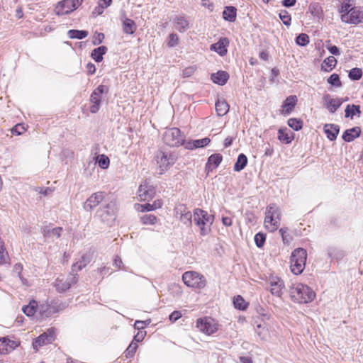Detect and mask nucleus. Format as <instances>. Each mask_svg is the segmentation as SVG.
<instances>
[{
  "mask_svg": "<svg viewBox=\"0 0 363 363\" xmlns=\"http://www.w3.org/2000/svg\"><path fill=\"white\" fill-rule=\"evenodd\" d=\"M223 160V156L220 153H215L210 155L205 166V171L209 172L217 168Z\"/></svg>",
  "mask_w": 363,
  "mask_h": 363,
  "instance_id": "412c9836",
  "label": "nucleus"
},
{
  "mask_svg": "<svg viewBox=\"0 0 363 363\" xmlns=\"http://www.w3.org/2000/svg\"><path fill=\"white\" fill-rule=\"evenodd\" d=\"M271 294L274 296L281 298L282 296V291L285 287L284 282L279 277H272L269 279Z\"/></svg>",
  "mask_w": 363,
  "mask_h": 363,
  "instance_id": "2eb2a0df",
  "label": "nucleus"
},
{
  "mask_svg": "<svg viewBox=\"0 0 363 363\" xmlns=\"http://www.w3.org/2000/svg\"><path fill=\"white\" fill-rule=\"evenodd\" d=\"M216 111L217 112L218 116H223L228 113L229 111L230 106L227 101L225 99H218L216 101Z\"/></svg>",
  "mask_w": 363,
  "mask_h": 363,
  "instance_id": "7c9ffc66",
  "label": "nucleus"
},
{
  "mask_svg": "<svg viewBox=\"0 0 363 363\" xmlns=\"http://www.w3.org/2000/svg\"><path fill=\"white\" fill-rule=\"evenodd\" d=\"M341 21L348 24L357 25L363 23V9L352 6L350 1L341 4L339 9Z\"/></svg>",
  "mask_w": 363,
  "mask_h": 363,
  "instance_id": "f03ea898",
  "label": "nucleus"
},
{
  "mask_svg": "<svg viewBox=\"0 0 363 363\" xmlns=\"http://www.w3.org/2000/svg\"><path fill=\"white\" fill-rule=\"evenodd\" d=\"M279 233L281 236L282 240L284 243H289L291 240V237L288 234V228H281L279 229Z\"/></svg>",
  "mask_w": 363,
  "mask_h": 363,
  "instance_id": "bf43d9fd",
  "label": "nucleus"
},
{
  "mask_svg": "<svg viewBox=\"0 0 363 363\" xmlns=\"http://www.w3.org/2000/svg\"><path fill=\"white\" fill-rule=\"evenodd\" d=\"M307 252L303 248L295 249L291 255V270L294 274H300L303 272L306 262Z\"/></svg>",
  "mask_w": 363,
  "mask_h": 363,
  "instance_id": "39448f33",
  "label": "nucleus"
},
{
  "mask_svg": "<svg viewBox=\"0 0 363 363\" xmlns=\"http://www.w3.org/2000/svg\"><path fill=\"white\" fill-rule=\"evenodd\" d=\"M309 11L314 16H320L323 14V9L319 2L312 1L309 6Z\"/></svg>",
  "mask_w": 363,
  "mask_h": 363,
  "instance_id": "c03bdc74",
  "label": "nucleus"
},
{
  "mask_svg": "<svg viewBox=\"0 0 363 363\" xmlns=\"http://www.w3.org/2000/svg\"><path fill=\"white\" fill-rule=\"evenodd\" d=\"M38 311L42 319H45L48 318L52 315L49 303H42L40 306L38 305Z\"/></svg>",
  "mask_w": 363,
  "mask_h": 363,
  "instance_id": "58836bf2",
  "label": "nucleus"
},
{
  "mask_svg": "<svg viewBox=\"0 0 363 363\" xmlns=\"http://www.w3.org/2000/svg\"><path fill=\"white\" fill-rule=\"evenodd\" d=\"M160 174H162L172 167L177 160L175 152L159 150L155 156Z\"/></svg>",
  "mask_w": 363,
  "mask_h": 363,
  "instance_id": "20e7f679",
  "label": "nucleus"
},
{
  "mask_svg": "<svg viewBox=\"0 0 363 363\" xmlns=\"http://www.w3.org/2000/svg\"><path fill=\"white\" fill-rule=\"evenodd\" d=\"M123 30L128 35H133L137 30V25L135 21L130 18H125L123 20Z\"/></svg>",
  "mask_w": 363,
  "mask_h": 363,
  "instance_id": "bb28decb",
  "label": "nucleus"
},
{
  "mask_svg": "<svg viewBox=\"0 0 363 363\" xmlns=\"http://www.w3.org/2000/svg\"><path fill=\"white\" fill-rule=\"evenodd\" d=\"M138 348V344L133 341L128 345V348L125 351V356L127 358H131L134 356L136 350Z\"/></svg>",
  "mask_w": 363,
  "mask_h": 363,
  "instance_id": "5fc2aeb1",
  "label": "nucleus"
},
{
  "mask_svg": "<svg viewBox=\"0 0 363 363\" xmlns=\"http://www.w3.org/2000/svg\"><path fill=\"white\" fill-rule=\"evenodd\" d=\"M97 163L99 167L106 169L109 167L110 160L106 155L102 154L99 155Z\"/></svg>",
  "mask_w": 363,
  "mask_h": 363,
  "instance_id": "3c124183",
  "label": "nucleus"
},
{
  "mask_svg": "<svg viewBox=\"0 0 363 363\" xmlns=\"http://www.w3.org/2000/svg\"><path fill=\"white\" fill-rule=\"evenodd\" d=\"M68 36L71 39H79L82 40L86 38L89 35V32L85 30H69L67 33Z\"/></svg>",
  "mask_w": 363,
  "mask_h": 363,
  "instance_id": "4c0bfd02",
  "label": "nucleus"
},
{
  "mask_svg": "<svg viewBox=\"0 0 363 363\" xmlns=\"http://www.w3.org/2000/svg\"><path fill=\"white\" fill-rule=\"evenodd\" d=\"M229 40L224 37L211 45V50L215 51L220 56H224L228 52L227 47L229 45Z\"/></svg>",
  "mask_w": 363,
  "mask_h": 363,
  "instance_id": "6ab92c4d",
  "label": "nucleus"
},
{
  "mask_svg": "<svg viewBox=\"0 0 363 363\" xmlns=\"http://www.w3.org/2000/svg\"><path fill=\"white\" fill-rule=\"evenodd\" d=\"M182 280L188 287L202 289L206 286V280L202 274L194 272H186L182 275Z\"/></svg>",
  "mask_w": 363,
  "mask_h": 363,
  "instance_id": "0eeeda50",
  "label": "nucleus"
},
{
  "mask_svg": "<svg viewBox=\"0 0 363 363\" xmlns=\"http://www.w3.org/2000/svg\"><path fill=\"white\" fill-rule=\"evenodd\" d=\"M288 125L294 130L295 131H298L303 128V121L300 118H291L288 120Z\"/></svg>",
  "mask_w": 363,
  "mask_h": 363,
  "instance_id": "37998d69",
  "label": "nucleus"
},
{
  "mask_svg": "<svg viewBox=\"0 0 363 363\" xmlns=\"http://www.w3.org/2000/svg\"><path fill=\"white\" fill-rule=\"evenodd\" d=\"M337 60L333 56L326 57L321 64V70L325 72H331L337 65Z\"/></svg>",
  "mask_w": 363,
  "mask_h": 363,
  "instance_id": "2f4dec72",
  "label": "nucleus"
},
{
  "mask_svg": "<svg viewBox=\"0 0 363 363\" xmlns=\"http://www.w3.org/2000/svg\"><path fill=\"white\" fill-rule=\"evenodd\" d=\"M266 240V235L263 233H257L255 235V242L257 247L261 248L264 246Z\"/></svg>",
  "mask_w": 363,
  "mask_h": 363,
  "instance_id": "864d4df0",
  "label": "nucleus"
},
{
  "mask_svg": "<svg viewBox=\"0 0 363 363\" xmlns=\"http://www.w3.org/2000/svg\"><path fill=\"white\" fill-rule=\"evenodd\" d=\"M265 215H268L278 220H281V211L275 203H270L267 206Z\"/></svg>",
  "mask_w": 363,
  "mask_h": 363,
  "instance_id": "c9c22d12",
  "label": "nucleus"
},
{
  "mask_svg": "<svg viewBox=\"0 0 363 363\" xmlns=\"http://www.w3.org/2000/svg\"><path fill=\"white\" fill-rule=\"evenodd\" d=\"M247 157L245 154H239L233 167L234 171L238 172L244 169L247 164Z\"/></svg>",
  "mask_w": 363,
  "mask_h": 363,
  "instance_id": "72a5a7b5",
  "label": "nucleus"
},
{
  "mask_svg": "<svg viewBox=\"0 0 363 363\" xmlns=\"http://www.w3.org/2000/svg\"><path fill=\"white\" fill-rule=\"evenodd\" d=\"M145 335H146V331L140 330H138L137 334L135 335H134L133 341L138 344V342H140L143 340Z\"/></svg>",
  "mask_w": 363,
  "mask_h": 363,
  "instance_id": "69168bd1",
  "label": "nucleus"
},
{
  "mask_svg": "<svg viewBox=\"0 0 363 363\" xmlns=\"http://www.w3.org/2000/svg\"><path fill=\"white\" fill-rule=\"evenodd\" d=\"M175 28L182 33L186 31L189 28V21L184 16H176L174 18Z\"/></svg>",
  "mask_w": 363,
  "mask_h": 363,
  "instance_id": "393cba45",
  "label": "nucleus"
},
{
  "mask_svg": "<svg viewBox=\"0 0 363 363\" xmlns=\"http://www.w3.org/2000/svg\"><path fill=\"white\" fill-rule=\"evenodd\" d=\"M326 49L330 52V53L336 56L340 55L341 53L338 47H337L336 45H331L330 43V40L326 41Z\"/></svg>",
  "mask_w": 363,
  "mask_h": 363,
  "instance_id": "13d9d810",
  "label": "nucleus"
},
{
  "mask_svg": "<svg viewBox=\"0 0 363 363\" xmlns=\"http://www.w3.org/2000/svg\"><path fill=\"white\" fill-rule=\"evenodd\" d=\"M11 342V340L6 337H0V351L1 352H3L4 350H7L6 347L9 345Z\"/></svg>",
  "mask_w": 363,
  "mask_h": 363,
  "instance_id": "338daca9",
  "label": "nucleus"
},
{
  "mask_svg": "<svg viewBox=\"0 0 363 363\" xmlns=\"http://www.w3.org/2000/svg\"><path fill=\"white\" fill-rule=\"evenodd\" d=\"M323 101L324 103V106L328 110V111L330 113H335L337 111V109L341 106V105L344 103L343 98L336 97L333 99L329 94H325L323 96Z\"/></svg>",
  "mask_w": 363,
  "mask_h": 363,
  "instance_id": "f8f14e48",
  "label": "nucleus"
},
{
  "mask_svg": "<svg viewBox=\"0 0 363 363\" xmlns=\"http://www.w3.org/2000/svg\"><path fill=\"white\" fill-rule=\"evenodd\" d=\"M22 311L28 317L35 315L38 311V303L35 300H32L28 305L23 306Z\"/></svg>",
  "mask_w": 363,
  "mask_h": 363,
  "instance_id": "f704fd0d",
  "label": "nucleus"
},
{
  "mask_svg": "<svg viewBox=\"0 0 363 363\" xmlns=\"http://www.w3.org/2000/svg\"><path fill=\"white\" fill-rule=\"evenodd\" d=\"M157 220V217L152 214H145L140 218V220L144 225H153Z\"/></svg>",
  "mask_w": 363,
  "mask_h": 363,
  "instance_id": "603ef678",
  "label": "nucleus"
},
{
  "mask_svg": "<svg viewBox=\"0 0 363 363\" xmlns=\"http://www.w3.org/2000/svg\"><path fill=\"white\" fill-rule=\"evenodd\" d=\"M104 199V192L98 191L92 194L84 203L83 208L86 211H91Z\"/></svg>",
  "mask_w": 363,
  "mask_h": 363,
  "instance_id": "ddd939ff",
  "label": "nucleus"
},
{
  "mask_svg": "<svg viewBox=\"0 0 363 363\" xmlns=\"http://www.w3.org/2000/svg\"><path fill=\"white\" fill-rule=\"evenodd\" d=\"M164 143L170 147L184 146L185 143L184 136L182 135L181 130L177 128L167 129L162 137Z\"/></svg>",
  "mask_w": 363,
  "mask_h": 363,
  "instance_id": "423d86ee",
  "label": "nucleus"
},
{
  "mask_svg": "<svg viewBox=\"0 0 363 363\" xmlns=\"http://www.w3.org/2000/svg\"><path fill=\"white\" fill-rule=\"evenodd\" d=\"M211 143V139L209 138H203L201 139L196 140H189L187 141L185 140L184 147L185 149L194 150L197 148H203L209 145Z\"/></svg>",
  "mask_w": 363,
  "mask_h": 363,
  "instance_id": "dca6fc26",
  "label": "nucleus"
},
{
  "mask_svg": "<svg viewBox=\"0 0 363 363\" xmlns=\"http://www.w3.org/2000/svg\"><path fill=\"white\" fill-rule=\"evenodd\" d=\"M361 128L355 126L350 129L345 130L342 135V138L344 141L350 143L359 138L361 135Z\"/></svg>",
  "mask_w": 363,
  "mask_h": 363,
  "instance_id": "5701e85b",
  "label": "nucleus"
},
{
  "mask_svg": "<svg viewBox=\"0 0 363 363\" xmlns=\"http://www.w3.org/2000/svg\"><path fill=\"white\" fill-rule=\"evenodd\" d=\"M104 38H105V35L104 33H96L94 36V40H93L92 43L94 45H100L104 41Z\"/></svg>",
  "mask_w": 363,
  "mask_h": 363,
  "instance_id": "e2e57ef3",
  "label": "nucleus"
},
{
  "mask_svg": "<svg viewBox=\"0 0 363 363\" xmlns=\"http://www.w3.org/2000/svg\"><path fill=\"white\" fill-rule=\"evenodd\" d=\"M179 41V38L176 33H171L168 37V43L167 45L170 48H173L177 45Z\"/></svg>",
  "mask_w": 363,
  "mask_h": 363,
  "instance_id": "052dcab7",
  "label": "nucleus"
},
{
  "mask_svg": "<svg viewBox=\"0 0 363 363\" xmlns=\"http://www.w3.org/2000/svg\"><path fill=\"white\" fill-rule=\"evenodd\" d=\"M182 317V313L179 311H174L169 315V319L172 323H174Z\"/></svg>",
  "mask_w": 363,
  "mask_h": 363,
  "instance_id": "774afa93",
  "label": "nucleus"
},
{
  "mask_svg": "<svg viewBox=\"0 0 363 363\" xmlns=\"http://www.w3.org/2000/svg\"><path fill=\"white\" fill-rule=\"evenodd\" d=\"M233 305L236 309L245 311L247 308L249 303L240 295H237L233 298Z\"/></svg>",
  "mask_w": 363,
  "mask_h": 363,
  "instance_id": "ea45409f",
  "label": "nucleus"
},
{
  "mask_svg": "<svg viewBox=\"0 0 363 363\" xmlns=\"http://www.w3.org/2000/svg\"><path fill=\"white\" fill-rule=\"evenodd\" d=\"M108 91L109 89L106 85L100 84L92 91L89 98L91 104L89 111L91 113H96L99 111L101 106L102 95L108 94Z\"/></svg>",
  "mask_w": 363,
  "mask_h": 363,
  "instance_id": "6e6552de",
  "label": "nucleus"
},
{
  "mask_svg": "<svg viewBox=\"0 0 363 363\" xmlns=\"http://www.w3.org/2000/svg\"><path fill=\"white\" fill-rule=\"evenodd\" d=\"M278 139L284 144H290L294 139V133L289 134L286 128H280L278 130Z\"/></svg>",
  "mask_w": 363,
  "mask_h": 363,
  "instance_id": "473e14b6",
  "label": "nucleus"
},
{
  "mask_svg": "<svg viewBox=\"0 0 363 363\" xmlns=\"http://www.w3.org/2000/svg\"><path fill=\"white\" fill-rule=\"evenodd\" d=\"M97 215L103 221L113 220L115 218V203L111 202L106 206L101 207L97 211Z\"/></svg>",
  "mask_w": 363,
  "mask_h": 363,
  "instance_id": "4468645a",
  "label": "nucleus"
},
{
  "mask_svg": "<svg viewBox=\"0 0 363 363\" xmlns=\"http://www.w3.org/2000/svg\"><path fill=\"white\" fill-rule=\"evenodd\" d=\"M180 214L179 220L186 226L189 227L192 224V216L191 213L187 210L185 205H181L177 208V214Z\"/></svg>",
  "mask_w": 363,
  "mask_h": 363,
  "instance_id": "aec40b11",
  "label": "nucleus"
},
{
  "mask_svg": "<svg viewBox=\"0 0 363 363\" xmlns=\"http://www.w3.org/2000/svg\"><path fill=\"white\" fill-rule=\"evenodd\" d=\"M108 48L104 45H101L96 48H94L91 52V57L96 62H101L103 61V56L107 52Z\"/></svg>",
  "mask_w": 363,
  "mask_h": 363,
  "instance_id": "c756f323",
  "label": "nucleus"
},
{
  "mask_svg": "<svg viewBox=\"0 0 363 363\" xmlns=\"http://www.w3.org/2000/svg\"><path fill=\"white\" fill-rule=\"evenodd\" d=\"M362 77V70L360 68L354 67L348 72V77L352 81H358Z\"/></svg>",
  "mask_w": 363,
  "mask_h": 363,
  "instance_id": "a18cd8bd",
  "label": "nucleus"
},
{
  "mask_svg": "<svg viewBox=\"0 0 363 363\" xmlns=\"http://www.w3.org/2000/svg\"><path fill=\"white\" fill-rule=\"evenodd\" d=\"M62 228L60 227L54 228L52 229H45L44 235L45 236H55L60 238Z\"/></svg>",
  "mask_w": 363,
  "mask_h": 363,
  "instance_id": "6e6d98bb",
  "label": "nucleus"
},
{
  "mask_svg": "<svg viewBox=\"0 0 363 363\" xmlns=\"http://www.w3.org/2000/svg\"><path fill=\"white\" fill-rule=\"evenodd\" d=\"M10 257L6 250L5 243L1 238H0V264H5L9 263Z\"/></svg>",
  "mask_w": 363,
  "mask_h": 363,
  "instance_id": "e433bc0d",
  "label": "nucleus"
},
{
  "mask_svg": "<svg viewBox=\"0 0 363 363\" xmlns=\"http://www.w3.org/2000/svg\"><path fill=\"white\" fill-rule=\"evenodd\" d=\"M196 327L198 329L208 335H212L218 330V328L213 320L211 318H199L196 321Z\"/></svg>",
  "mask_w": 363,
  "mask_h": 363,
  "instance_id": "9b49d317",
  "label": "nucleus"
},
{
  "mask_svg": "<svg viewBox=\"0 0 363 363\" xmlns=\"http://www.w3.org/2000/svg\"><path fill=\"white\" fill-rule=\"evenodd\" d=\"M328 255L331 258L339 259L344 256V252L341 250H337L336 249H330L328 250Z\"/></svg>",
  "mask_w": 363,
  "mask_h": 363,
  "instance_id": "680f3d73",
  "label": "nucleus"
},
{
  "mask_svg": "<svg viewBox=\"0 0 363 363\" xmlns=\"http://www.w3.org/2000/svg\"><path fill=\"white\" fill-rule=\"evenodd\" d=\"M55 329L49 328L46 332L40 335L33 342V347L35 350H38L39 347L50 344L55 340Z\"/></svg>",
  "mask_w": 363,
  "mask_h": 363,
  "instance_id": "9d476101",
  "label": "nucleus"
},
{
  "mask_svg": "<svg viewBox=\"0 0 363 363\" xmlns=\"http://www.w3.org/2000/svg\"><path fill=\"white\" fill-rule=\"evenodd\" d=\"M279 17L285 26H289L291 25V17L287 11L281 10L279 13Z\"/></svg>",
  "mask_w": 363,
  "mask_h": 363,
  "instance_id": "8fccbe9b",
  "label": "nucleus"
},
{
  "mask_svg": "<svg viewBox=\"0 0 363 363\" xmlns=\"http://www.w3.org/2000/svg\"><path fill=\"white\" fill-rule=\"evenodd\" d=\"M25 130L26 129L22 124H17L11 129V133L13 135H20L23 133Z\"/></svg>",
  "mask_w": 363,
  "mask_h": 363,
  "instance_id": "0e129e2a",
  "label": "nucleus"
},
{
  "mask_svg": "<svg viewBox=\"0 0 363 363\" xmlns=\"http://www.w3.org/2000/svg\"><path fill=\"white\" fill-rule=\"evenodd\" d=\"M323 130L328 139L330 141H334L340 133V128L337 124L327 123L324 125Z\"/></svg>",
  "mask_w": 363,
  "mask_h": 363,
  "instance_id": "4be33fe9",
  "label": "nucleus"
},
{
  "mask_svg": "<svg viewBox=\"0 0 363 363\" xmlns=\"http://www.w3.org/2000/svg\"><path fill=\"white\" fill-rule=\"evenodd\" d=\"M345 113L346 118L350 117V118H352L353 116L356 114L360 115V113H361L360 106L359 105L348 104L346 106Z\"/></svg>",
  "mask_w": 363,
  "mask_h": 363,
  "instance_id": "a19ab883",
  "label": "nucleus"
},
{
  "mask_svg": "<svg viewBox=\"0 0 363 363\" xmlns=\"http://www.w3.org/2000/svg\"><path fill=\"white\" fill-rule=\"evenodd\" d=\"M298 99L296 96L291 95L283 101L281 114L288 116L291 114L297 104Z\"/></svg>",
  "mask_w": 363,
  "mask_h": 363,
  "instance_id": "a211bd4d",
  "label": "nucleus"
},
{
  "mask_svg": "<svg viewBox=\"0 0 363 363\" xmlns=\"http://www.w3.org/2000/svg\"><path fill=\"white\" fill-rule=\"evenodd\" d=\"M328 84L333 86L340 87L342 86V82L340 79L339 74L336 73L332 74L327 79Z\"/></svg>",
  "mask_w": 363,
  "mask_h": 363,
  "instance_id": "09e8293b",
  "label": "nucleus"
},
{
  "mask_svg": "<svg viewBox=\"0 0 363 363\" xmlns=\"http://www.w3.org/2000/svg\"><path fill=\"white\" fill-rule=\"evenodd\" d=\"M91 259L92 254L90 252L83 254L79 261L72 264L71 269L72 272L77 274V272L81 271L84 268L91 262Z\"/></svg>",
  "mask_w": 363,
  "mask_h": 363,
  "instance_id": "f3484780",
  "label": "nucleus"
},
{
  "mask_svg": "<svg viewBox=\"0 0 363 363\" xmlns=\"http://www.w3.org/2000/svg\"><path fill=\"white\" fill-rule=\"evenodd\" d=\"M147 186H143L140 185L139 186V196L141 198L142 200H146L151 197L152 194H150L149 191V189H147ZM151 193H152V190H150Z\"/></svg>",
  "mask_w": 363,
  "mask_h": 363,
  "instance_id": "4d7b16f0",
  "label": "nucleus"
},
{
  "mask_svg": "<svg viewBox=\"0 0 363 363\" xmlns=\"http://www.w3.org/2000/svg\"><path fill=\"white\" fill-rule=\"evenodd\" d=\"M162 202L160 200H157L153 202V203H145L140 205V211H152L157 208H160L162 207Z\"/></svg>",
  "mask_w": 363,
  "mask_h": 363,
  "instance_id": "79ce46f5",
  "label": "nucleus"
},
{
  "mask_svg": "<svg viewBox=\"0 0 363 363\" xmlns=\"http://www.w3.org/2000/svg\"><path fill=\"white\" fill-rule=\"evenodd\" d=\"M57 16L68 15L71 13L70 1H58L55 7Z\"/></svg>",
  "mask_w": 363,
  "mask_h": 363,
  "instance_id": "a878e982",
  "label": "nucleus"
},
{
  "mask_svg": "<svg viewBox=\"0 0 363 363\" xmlns=\"http://www.w3.org/2000/svg\"><path fill=\"white\" fill-rule=\"evenodd\" d=\"M289 294L291 301L297 303H308L312 302L315 294L311 288L302 283H295L289 286Z\"/></svg>",
  "mask_w": 363,
  "mask_h": 363,
  "instance_id": "f257e3e1",
  "label": "nucleus"
},
{
  "mask_svg": "<svg viewBox=\"0 0 363 363\" xmlns=\"http://www.w3.org/2000/svg\"><path fill=\"white\" fill-rule=\"evenodd\" d=\"M237 17V9L233 6H225L223 11V18L225 21L234 22Z\"/></svg>",
  "mask_w": 363,
  "mask_h": 363,
  "instance_id": "cd10ccee",
  "label": "nucleus"
},
{
  "mask_svg": "<svg viewBox=\"0 0 363 363\" xmlns=\"http://www.w3.org/2000/svg\"><path fill=\"white\" fill-rule=\"evenodd\" d=\"M78 281V275L73 272H70L69 276L67 278L57 277L55 281V287L56 290L62 293L67 291L73 284Z\"/></svg>",
  "mask_w": 363,
  "mask_h": 363,
  "instance_id": "1a4fd4ad",
  "label": "nucleus"
},
{
  "mask_svg": "<svg viewBox=\"0 0 363 363\" xmlns=\"http://www.w3.org/2000/svg\"><path fill=\"white\" fill-rule=\"evenodd\" d=\"M214 216L201 208H195L194 211V222L200 228V233L204 236L211 231L210 226L213 224Z\"/></svg>",
  "mask_w": 363,
  "mask_h": 363,
  "instance_id": "7ed1b4c3",
  "label": "nucleus"
},
{
  "mask_svg": "<svg viewBox=\"0 0 363 363\" xmlns=\"http://www.w3.org/2000/svg\"><path fill=\"white\" fill-rule=\"evenodd\" d=\"M279 221L280 220L272 218L268 215H265L264 220V227L269 232H274L279 226Z\"/></svg>",
  "mask_w": 363,
  "mask_h": 363,
  "instance_id": "c85d7f7f",
  "label": "nucleus"
},
{
  "mask_svg": "<svg viewBox=\"0 0 363 363\" xmlns=\"http://www.w3.org/2000/svg\"><path fill=\"white\" fill-rule=\"evenodd\" d=\"M112 1H103L102 4H99L97 6L94 8L92 11V16L94 17H96L99 15H101L105 9L108 7L111 4Z\"/></svg>",
  "mask_w": 363,
  "mask_h": 363,
  "instance_id": "49530a36",
  "label": "nucleus"
},
{
  "mask_svg": "<svg viewBox=\"0 0 363 363\" xmlns=\"http://www.w3.org/2000/svg\"><path fill=\"white\" fill-rule=\"evenodd\" d=\"M229 79V74L225 71H218L216 73H212L211 75V79L213 83L223 86L225 85Z\"/></svg>",
  "mask_w": 363,
  "mask_h": 363,
  "instance_id": "b1692460",
  "label": "nucleus"
},
{
  "mask_svg": "<svg viewBox=\"0 0 363 363\" xmlns=\"http://www.w3.org/2000/svg\"><path fill=\"white\" fill-rule=\"evenodd\" d=\"M295 42L299 46H306L309 43V36L306 33H301L296 37Z\"/></svg>",
  "mask_w": 363,
  "mask_h": 363,
  "instance_id": "de8ad7c7",
  "label": "nucleus"
}]
</instances>
